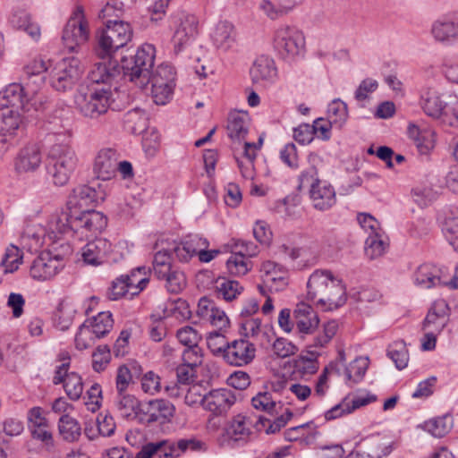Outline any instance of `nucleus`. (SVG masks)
<instances>
[{"label": "nucleus", "instance_id": "obj_34", "mask_svg": "<svg viewBox=\"0 0 458 458\" xmlns=\"http://www.w3.org/2000/svg\"><path fill=\"white\" fill-rule=\"evenodd\" d=\"M251 422L242 414L234 416L225 428V437L234 442L245 441L251 433Z\"/></svg>", "mask_w": 458, "mask_h": 458}, {"label": "nucleus", "instance_id": "obj_53", "mask_svg": "<svg viewBox=\"0 0 458 458\" xmlns=\"http://www.w3.org/2000/svg\"><path fill=\"white\" fill-rule=\"evenodd\" d=\"M365 245V253L370 259L382 256L387 247V244L378 233L369 234Z\"/></svg>", "mask_w": 458, "mask_h": 458}, {"label": "nucleus", "instance_id": "obj_25", "mask_svg": "<svg viewBox=\"0 0 458 458\" xmlns=\"http://www.w3.org/2000/svg\"><path fill=\"white\" fill-rule=\"evenodd\" d=\"M117 155L113 148L101 149L94 162L93 172L98 179L106 181L116 174Z\"/></svg>", "mask_w": 458, "mask_h": 458}, {"label": "nucleus", "instance_id": "obj_1", "mask_svg": "<svg viewBox=\"0 0 458 458\" xmlns=\"http://www.w3.org/2000/svg\"><path fill=\"white\" fill-rule=\"evenodd\" d=\"M307 298L310 301L332 310L344 305L345 289L341 280L335 277L330 271L316 270L307 283Z\"/></svg>", "mask_w": 458, "mask_h": 458}, {"label": "nucleus", "instance_id": "obj_54", "mask_svg": "<svg viewBox=\"0 0 458 458\" xmlns=\"http://www.w3.org/2000/svg\"><path fill=\"white\" fill-rule=\"evenodd\" d=\"M158 279L165 280V287L172 293H179L186 286L185 276L179 270L170 269L167 275Z\"/></svg>", "mask_w": 458, "mask_h": 458}, {"label": "nucleus", "instance_id": "obj_60", "mask_svg": "<svg viewBox=\"0 0 458 458\" xmlns=\"http://www.w3.org/2000/svg\"><path fill=\"white\" fill-rule=\"evenodd\" d=\"M251 403L256 410L264 411L269 414L276 411V402L273 400L272 394L267 392L257 394L252 397Z\"/></svg>", "mask_w": 458, "mask_h": 458}, {"label": "nucleus", "instance_id": "obj_41", "mask_svg": "<svg viewBox=\"0 0 458 458\" xmlns=\"http://www.w3.org/2000/svg\"><path fill=\"white\" fill-rule=\"evenodd\" d=\"M115 406L121 415L126 419L134 418L137 414L140 413L141 405L138 399L132 394L124 393L118 394Z\"/></svg>", "mask_w": 458, "mask_h": 458}, {"label": "nucleus", "instance_id": "obj_39", "mask_svg": "<svg viewBox=\"0 0 458 458\" xmlns=\"http://www.w3.org/2000/svg\"><path fill=\"white\" fill-rule=\"evenodd\" d=\"M320 352L317 350H307L306 355H301L294 362L295 372L301 377L315 374L318 368V357Z\"/></svg>", "mask_w": 458, "mask_h": 458}, {"label": "nucleus", "instance_id": "obj_28", "mask_svg": "<svg viewBox=\"0 0 458 458\" xmlns=\"http://www.w3.org/2000/svg\"><path fill=\"white\" fill-rule=\"evenodd\" d=\"M103 193L97 191L93 187L88 185H80L75 188L70 197L67 207L68 208H78L79 210H85L89 205L103 200Z\"/></svg>", "mask_w": 458, "mask_h": 458}, {"label": "nucleus", "instance_id": "obj_62", "mask_svg": "<svg viewBox=\"0 0 458 458\" xmlns=\"http://www.w3.org/2000/svg\"><path fill=\"white\" fill-rule=\"evenodd\" d=\"M150 84L151 97L157 105H165L172 99L175 87L163 86L157 83Z\"/></svg>", "mask_w": 458, "mask_h": 458}, {"label": "nucleus", "instance_id": "obj_63", "mask_svg": "<svg viewBox=\"0 0 458 458\" xmlns=\"http://www.w3.org/2000/svg\"><path fill=\"white\" fill-rule=\"evenodd\" d=\"M176 336L179 342L187 347H194L199 345L201 335L196 329L190 326H185L177 331Z\"/></svg>", "mask_w": 458, "mask_h": 458}, {"label": "nucleus", "instance_id": "obj_42", "mask_svg": "<svg viewBox=\"0 0 458 458\" xmlns=\"http://www.w3.org/2000/svg\"><path fill=\"white\" fill-rule=\"evenodd\" d=\"M58 429L60 435L67 442H75L81 435V428L79 422L67 414L61 416L59 419Z\"/></svg>", "mask_w": 458, "mask_h": 458}, {"label": "nucleus", "instance_id": "obj_40", "mask_svg": "<svg viewBox=\"0 0 458 458\" xmlns=\"http://www.w3.org/2000/svg\"><path fill=\"white\" fill-rule=\"evenodd\" d=\"M338 330V323L335 320L327 321L323 325L322 330H318L313 336L312 342L307 345V350L325 348Z\"/></svg>", "mask_w": 458, "mask_h": 458}, {"label": "nucleus", "instance_id": "obj_2", "mask_svg": "<svg viewBox=\"0 0 458 458\" xmlns=\"http://www.w3.org/2000/svg\"><path fill=\"white\" fill-rule=\"evenodd\" d=\"M111 103L110 87L81 85L74 96L76 109L83 117L90 120H98L107 114Z\"/></svg>", "mask_w": 458, "mask_h": 458}, {"label": "nucleus", "instance_id": "obj_56", "mask_svg": "<svg viewBox=\"0 0 458 458\" xmlns=\"http://www.w3.org/2000/svg\"><path fill=\"white\" fill-rule=\"evenodd\" d=\"M387 355L394 362L398 369H403L407 367L409 354L403 342H396L391 345Z\"/></svg>", "mask_w": 458, "mask_h": 458}, {"label": "nucleus", "instance_id": "obj_48", "mask_svg": "<svg viewBox=\"0 0 458 458\" xmlns=\"http://www.w3.org/2000/svg\"><path fill=\"white\" fill-rule=\"evenodd\" d=\"M228 272L233 276L246 275L251 268V262L237 250L226 261Z\"/></svg>", "mask_w": 458, "mask_h": 458}, {"label": "nucleus", "instance_id": "obj_29", "mask_svg": "<svg viewBox=\"0 0 458 458\" xmlns=\"http://www.w3.org/2000/svg\"><path fill=\"white\" fill-rule=\"evenodd\" d=\"M377 400L374 394L360 395L352 400L348 398L344 399L340 403L336 404L325 413V419L327 420H335L343 416L344 414H349L354 410L366 406L367 404L373 403Z\"/></svg>", "mask_w": 458, "mask_h": 458}, {"label": "nucleus", "instance_id": "obj_33", "mask_svg": "<svg viewBox=\"0 0 458 458\" xmlns=\"http://www.w3.org/2000/svg\"><path fill=\"white\" fill-rule=\"evenodd\" d=\"M77 311V302L69 298L64 299L59 303L56 311L55 312V326L59 330H68L72 325Z\"/></svg>", "mask_w": 458, "mask_h": 458}, {"label": "nucleus", "instance_id": "obj_49", "mask_svg": "<svg viewBox=\"0 0 458 458\" xmlns=\"http://www.w3.org/2000/svg\"><path fill=\"white\" fill-rule=\"evenodd\" d=\"M369 367V359L365 357H358L348 366L344 367V374L347 380L353 382L360 381Z\"/></svg>", "mask_w": 458, "mask_h": 458}, {"label": "nucleus", "instance_id": "obj_3", "mask_svg": "<svg viewBox=\"0 0 458 458\" xmlns=\"http://www.w3.org/2000/svg\"><path fill=\"white\" fill-rule=\"evenodd\" d=\"M77 165L78 157L68 143H55L49 148L47 156V171L55 185H65Z\"/></svg>", "mask_w": 458, "mask_h": 458}, {"label": "nucleus", "instance_id": "obj_18", "mask_svg": "<svg viewBox=\"0 0 458 458\" xmlns=\"http://www.w3.org/2000/svg\"><path fill=\"white\" fill-rule=\"evenodd\" d=\"M198 18L193 14H183L173 36L174 49L176 54L189 45L198 35Z\"/></svg>", "mask_w": 458, "mask_h": 458}, {"label": "nucleus", "instance_id": "obj_44", "mask_svg": "<svg viewBox=\"0 0 458 458\" xmlns=\"http://www.w3.org/2000/svg\"><path fill=\"white\" fill-rule=\"evenodd\" d=\"M126 129L132 134H140L147 128V117L143 110L133 109L124 116Z\"/></svg>", "mask_w": 458, "mask_h": 458}, {"label": "nucleus", "instance_id": "obj_5", "mask_svg": "<svg viewBox=\"0 0 458 458\" xmlns=\"http://www.w3.org/2000/svg\"><path fill=\"white\" fill-rule=\"evenodd\" d=\"M155 57L156 48L153 45H141L133 55L122 59L123 76L140 88H144L148 84Z\"/></svg>", "mask_w": 458, "mask_h": 458}, {"label": "nucleus", "instance_id": "obj_26", "mask_svg": "<svg viewBox=\"0 0 458 458\" xmlns=\"http://www.w3.org/2000/svg\"><path fill=\"white\" fill-rule=\"evenodd\" d=\"M294 323L300 333L314 334L319 324V318L312 307L305 302L298 303L293 311Z\"/></svg>", "mask_w": 458, "mask_h": 458}, {"label": "nucleus", "instance_id": "obj_52", "mask_svg": "<svg viewBox=\"0 0 458 458\" xmlns=\"http://www.w3.org/2000/svg\"><path fill=\"white\" fill-rule=\"evenodd\" d=\"M129 278L127 284L129 289H131V295L133 296L141 292L148 283V278L146 277V268L140 267L135 270H132L130 275H123Z\"/></svg>", "mask_w": 458, "mask_h": 458}, {"label": "nucleus", "instance_id": "obj_43", "mask_svg": "<svg viewBox=\"0 0 458 458\" xmlns=\"http://www.w3.org/2000/svg\"><path fill=\"white\" fill-rule=\"evenodd\" d=\"M175 74L173 66L167 64H162L149 73L148 83L175 87Z\"/></svg>", "mask_w": 458, "mask_h": 458}, {"label": "nucleus", "instance_id": "obj_50", "mask_svg": "<svg viewBox=\"0 0 458 458\" xmlns=\"http://www.w3.org/2000/svg\"><path fill=\"white\" fill-rule=\"evenodd\" d=\"M263 284L264 285H259V289L261 293H264L265 287H267L271 292H279L284 290L288 284L286 270L283 268L282 270L277 271L276 274L263 276Z\"/></svg>", "mask_w": 458, "mask_h": 458}, {"label": "nucleus", "instance_id": "obj_36", "mask_svg": "<svg viewBox=\"0 0 458 458\" xmlns=\"http://www.w3.org/2000/svg\"><path fill=\"white\" fill-rule=\"evenodd\" d=\"M10 24L17 29L26 31L31 38H38L40 36V29L38 24L31 21L30 13L24 10L13 11L10 18Z\"/></svg>", "mask_w": 458, "mask_h": 458}, {"label": "nucleus", "instance_id": "obj_24", "mask_svg": "<svg viewBox=\"0 0 458 458\" xmlns=\"http://www.w3.org/2000/svg\"><path fill=\"white\" fill-rule=\"evenodd\" d=\"M104 62L98 63L94 65L92 70L88 75L89 85L103 86L111 83L120 74V67L115 60H112L111 57L104 59Z\"/></svg>", "mask_w": 458, "mask_h": 458}, {"label": "nucleus", "instance_id": "obj_59", "mask_svg": "<svg viewBox=\"0 0 458 458\" xmlns=\"http://www.w3.org/2000/svg\"><path fill=\"white\" fill-rule=\"evenodd\" d=\"M207 345L214 355L224 358L229 343L224 335L215 331L207 337Z\"/></svg>", "mask_w": 458, "mask_h": 458}, {"label": "nucleus", "instance_id": "obj_23", "mask_svg": "<svg viewBox=\"0 0 458 458\" xmlns=\"http://www.w3.org/2000/svg\"><path fill=\"white\" fill-rule=\"evenodd\" d=\"M419 105L424 114L431 118L441 116L446 103L442 99V94L435 86H425L420 94Z\"/></svg>", "mask_w": 458, "mask_h": 458}, {"label": "nucleus", "instance_id": "obj_51", "mask_svg": "<svg viewBox=\"0 0 458 458\" xmlns=\"http://www.w3.org/2000/svg\"><path fill=\"white\" fill-rule=\"evenodd\" d=\"M63 385L70 400L77 401L81 398L83 393V382L79 374L71 372Z\"/></svg>", "mask_w": 458, "mask_h": 458}, {"label": "nucleus", "instance_id": "obj_4", "mask_svg": "<svg viewBox=\"0 0 458 458\" xmlns=\"http://www.w3.org/2000/svg\"><path fill=\"white\" fill-rule=\"evenodd\" d=\"M318 156L311 154L309 161L315 165ZM310 187V198L314 208L319 211L330 209L336 203L335 188L327 181L318 178V170L314 165L303 171L300 175V187Z\"/></svg>", "mask_w": 458, "mask_h": 458}, {"label": "nucleus", "instance_id": "obj_21", "mask_svg": "<svg viewBox=\"0 0 458 458\" xmlns=\"http://www.w3.org/2000/svg\"><path fill=\"white\" fill-rule=\"evenodd\" d=\"M72 220V208L70 209L67 206L65 210L52 214L45 225L47 231V238L55 242L64 234L73 233Z\"/></svg>", "mask_w": 458, "mask_h": 458}, {"label": "nucleus", "instance_id": "obj_27", "mask_svg": "<svg viewBox=\"0 0 458 458\" xmlns=\"http://www.w3.org/2000/svg\"><path fill=\"white\" fill-rule=\"evenodd\" d=\"M112 250L111 242L106 238H96L89 242L81 250L85 263L92 266L102 264Z\"/></svg>", "mask_w": 458, "mask_h": 458}, {"label": "nucleus", "instance_id": "obj_55", "mask_svg": "<svg viewBox=\"0 0 458 458\" xmlns=\"http://www.w3.org/2000/svg\"><path fill=\"white\" fill-rule=\"evenodd\" d=\"M22 252L15 245L11 244L5 251V254L2 259V266L4 268V272L12 273L15 271L19 265L21 263Z\"/></svg>", "mask_w": 458, "mask_h": 458}, {"label": "nucleus", "instance_id": "obj_22", "mask_svg": "<svg viewBox=\"0 0 458 458\" xmlns=\"http://www.w3.org/2000/svg\"><path fill=\"white\" fill-rule=\"evenodd\" d=\"M433 38L442 44H449L458 39V16H443L433 21L430 28Z\"/></svg>", "mask_w": 458, "mask_h": 458}, {"label": "nucleus", "instance_id": "obj_15", "mask_svg": "<svg viewBox=\"0 0 458 458\" xmlns=\"http://www.w3.org/2000/svg\"><path fill=\"white\" fill-rule=\"evenodd\" d=\"M42 164L40 148L35 144H28L21 148L14 158V170L18 174H33Z\"/></svg>", "mask_w": 458, "mask_h": 458}, {"label": "nucleus", "instance_id": "obj_32", "mask_svg": "<svg viewBox=\"0 0 458 458\" xmlns=\"http://www.w3.org/2000/svg\"><path fill=\"white\" fill-rule=\"evenodd\" d=\"M443 270L432 264L420 266L414 273L416 284L422 288L429 289L445 283L442 279Z\"/></svg>", "mask_w": 458, "mask_h": 458}, {"label": "nucleus", "instance_id": "obj_37", "mask_svg": "<svg viewBox=\"0 0 458 458\" xmlns=\"http://www.w3.org/2000/svg\"><path fill=\"white\" fill-rule=\"evenodd\" d=\"M212 40L217 49L227 51L234 41L233 26L227 21L218 22L212 34Z\"/></svg>", "mask_w": 458, "mask_h": 458}, {"label": "nucleus", "instance_id": "obj_58", "mask_svg": "<svg viewBox=\"0 0 458 458\" xmlns=\"http://www.w3.org/2000/svg\"><path fill=\"white\" fill-rule=\"evenodd\" d=\"M327 115L331 123L342 127L348 116L346 105L341 100H334L328 106Z\"/></svg>", "mask_w": 458, "mask_h": 458}, {"label": "nucleus", "instance_id": "obj_64", "mask_svg": "<svg viewBox=\"0 0 458 458\" xmlns=\"http://www.w3.org/2000/svg\"><path fill=\"white\" fill-rule=\"evenodd\" d=\"M436 197L437 192L429 186H418L412 190V198L421 208L428 206Z\"/></svg>", "mask_w": 458, "mask_h": 458}, {"label": "nucleus", "instance_id": "obj_7", "mask_svg": "<svg viewBox=\"0 0 458 458\" xmlns=\"http://www.w3.org/2000/svg\"><path fill=\"white\" fill-rule=\"evenodd\" d=\"M273 47L282 59L291 62L302 54L305 47L303 33L295 26L279 25L273 34Z\"/></svg>", "mask_w": 458, "mask_h": 458}, {"label": "nucleus", "instance_id": "obj_38", "mask_svg": "<svg viewBox=\"0 0 458 458\" xmlns=\"http://www.w3.org/2000/svg\"><path fill=\"white\" fill-rule=\"evenodd\" d=\"M84 323H87V327L98 339L107 335L114 326L112 314L109 311L98 312L97 316L87 319Z\"/></svg>", "mask_w": 458, "mask_h": 458}, {"label": "nucleus", "instance_id": "obj_57", "mask_svg": "<svg viewBox=\"0 0 458 458\" xmlns=\"http://www.w3.org/2000/svg\"><path fill=\"white\" fill-rule=\"evenodd\" d=\"M172 269L171 267V255L167 250L157 251L153 259V273L159 278L167 275L168 271Z\"/></svg>", "mask_w": 458, "mask_h": 458}, {"label": "nucleus", "instance_id": "obj_16", "mask_svg": "<svg viewBox=\"0 0 458 458\" xmlns=\"http://www.w3.org/2000/svg\"><path fill=\"white\" fill-rule=\"evenodd\" d=\"M255 355L254 344L245 339H238L229 343L223 359L233 366H245L254 360Z\"/></svg>", "mask_w": 458, "mask_h": 458}, {"label": "nucleus", "instance_id": "obj_9", "mask_svg": "<svg viewBox=\"0 0 458 458\" xmlns=\"http://www.w3.org/2000/svg\"><path fill=\"white\" fill-rule=\"evenodd\" d=\"M89 38V22L85 18L83 7L78 5L63 30L62 41L65 48L74 52L85 44Z\"/></svg>", "mask_w": 458, "mask_h": 458}, {"label": "nucleus", "instance_id": "obj_11", "mask_svg": "<svg viewBox=\"0 0 458 458\" xmlns=\"http://www.w3.org/2000/svg\"><path fill=\"white\" fill-rule=\"evenodd\" d=\"M73 234L80 237H89L101 233L107 225V218L103 213L94 209L79 210L72 208Z\"/></svg>", "mask_w": 458, "mask_h": 458}, {"label": "nucleus", "instance_id": "obj_31", "mask_svg": "<svg viewBox=\"0 0 458 458\" xmlns=\"http://www.w3.org/2000/svg\"><path fill=\"white\" fill-rule=\"evenodd\" d=\"M250 116L246 112H233L227 122V135L233 141H242L249 131Z\"/></svg>", "mask_w": 458, "mask_h": 458}, {"label": "nucleus", "instance_id": "obj_6", "mask_svg": "<svg viewBox=\"0 0 458 458\" xmlns=\"http://www.w3.org/2000/svg\"><path fill=\"white\" fill-rule=\"evenodd\" d=\"M132 30L129 23L116 20H106L105 28L97 34L98 44L95 48L98 57L106 59L119 48L124 47L131 38Z\"/></svg>", "mask_w": 458, "mask_h": 458}, {"label": "nucleus", "instance_id": "obj_45", "mask_svg": "<svg viewBox=\"0 0 458 458\" xmlns=\"http://www.w3.org/2000/svg\"><path fill=\"white\" fill-rule=\"evenodd\" d=\"M258 10L267 19L276 21L288 14L291 8L280 4H276L271 0H259Z\"/></svg>", "mask_w": 458, "mask_h": 458}, {"label": "nucleus", "instance_id": "obj_17", "mask_svg": "<svg viewBox=\"0 0 458 458\" xmlns=\"http://www.w3.org/2000/svg\"><path fill=\"white\" fill-rule=\"evenodd\" d=\"M234 393L226 388L210 391L202 399L203 407L215 415H223L235 403Z\"/></svg>", "mask_w": 458, "mask_h": 458}, {"label": "nucleus", "instance_id": "obj_8", "mask_svg": "<svg viewBox=\"0 0 458 458\" xmlns=\"http://www.w3.org/2000/svg\"><path fill=\"white\" fill-rule=\"evenodd\" d=\"M82 72L83 66L78 58H63L49 72L50 84L57 91H66L73 87Z\"/></svg>", "mask_w": 458, "mask_h": 458}, {"label": "nucleus", "instance_id": "obj_46", "mask_svg": "<svg viewBox=\"0 0 458 458\" xmlns=\"http://www.w3.org/2000/svg\"><path fill=\"white\" fill-rule=\"evenodd\" d=\"M216 289L219 297L229 301L241 294L243 287L237 281L219 278L216 281Z\"/></svg>", "mask_w": 458, "mask_h": 458}, {"label": "nucleus", "instance_id": "obj_35", "mask_svg": "<svg viewBox=\"0 0 458 458\" xmlns=\"http://www.w3.org/2000/svg\"><path fill=\"white\" fill-rule=\"evenodd\" d=\"M46 237H47L46 226L32 223L26 225L21 238L23 247L37 250L43 245Z\"/></svg>", "mask_w": 458, "mask_h": 458}, {"label": "nucleus", "instance_id": "obj_47", "mask_svg": "<svg viewBox=\"0 0 458 458\" xmlns=\"http://www.w3.org/2000/svg\"><path fill=\"white\" fill-rule=\"evenodd\" d=\"M453 427V419L449 415L437 417L425 422V428L435 437H443Z\"/></svg>", "mask_w": 458, "mask_h": 458}, {"label": "nucleus", "instance_id": "obj_19", "mask_svg": "<svg viewBox=\"0 0 458 458\" xmlns=\"http://www.w3.org/2000/svg\"><path fill=\"white\" fill-rule=\"evenodd\" d=\"M26 112L9 107H0V134L14 136L23 132L27 125Z\"/></svg>", "mask_w": 458, "mask_h": 458}, {"label": "nucleus", "instance_id": "obj_10", "mask_svg": "<svg viewBox=\"0 0 458 458\" xmlns=\"http://www.w3.org/2000/svg\"><path fill=\"white\" fill-rule=\"evenodd\" d=\"M45 104L47 102H42L41 96L30 98L25 93L24 88L19 83H11L0 92V107L29 112L30 106H34L36 110L39 108L46 109Z\"/></svg>", "mask_w": 458, "mask_h": 458}, {"label": "nucleus", "instance_id": "obj_30", "mask_svg": "<svg viewBox=\"0 0 458 458\" xmlns=\"http://www.w3.org/2000/svg\"><path fill=\"white\" fill-rule=\"evenodd\" d=\"M253 83L271 82L276 77V67L272 58L267 55L259 56L250 71Z\"/></svg>", "mask_w": 458, "mask_h": 458}, {"label": "nucleus", "instance_id": "obj_14", "mask_svg": "<svg viewBox=\"0 0 458 458\" xmlns=\"http://www.w3.org/2000/svg\"><path fill=\"white\" fill-rule=\"evenodd\" d=\"M183 453L181 440H162L144 445L136 454V458H178Z\"/></svg>", "mask_w": 458, "mask_h": 458}, {"label": "nucleus", "instance_id": "obj_12", "mask_svg": "<svg viewBox=\"0 0 458 458\" xmlns=\"http://www.w3.org/2000/svg\"><path fill=\"white\" fill-rule=\"evenodd\" d=\"M62 268V261L58 256H53L49 251H42L30 267L31 278L46 281L53 278Z\"/></svg>", "mask_w": 458, "mask_h": 458}, {"label": "nucleus", "instance_id": "obj_13", "mask_svg": "<svg viewBox=\"0 0 458 458\" xmlns=\"http://www.w3.org/2000/svg\"><path fill=\"white\" fill-rule=\"evenodd\" d=\"M175 408L174 404L165 399H156L141 405L140 420L148 424L158 422L160 424L169 421L174 417Z\"/></svg>", "mask_w": 458, "mask_h": 458}, {"label": "nucleus", "instance_id": "obj_61", "mask_svg": "<svg viewBox=\"0 0 458 458\" xmlns=\"http://www.w3.org/2000/svg\"><path fill=\"white\" fill-rule=\"evenodd\" d=\"M442 230L449 243L458 251V217L446 216Z\"/></svg>", "mask_w": 458, "mask_h": 458}, {"label": "nucleus", "instance_id": "obj_20", "mask_svg": "<svg viewBox=\"0 0 458 458\" xmlns=\"http://www.w3.org/2000/svg\"><path fill=\"white\" fill-rule=\"evenodd\" d=\"M450 308L445 300L433 302L422 323V330L440 334L448 323Z\"/></svg>", "mask_w": 458, "mask_h": 458}]
</instances>
